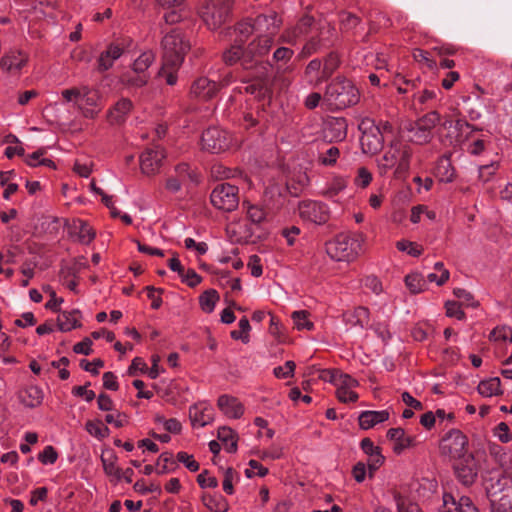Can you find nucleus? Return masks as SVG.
<instances>
[{
    "instance_id": "59",
    "label": "nucleus",
    "mask_w": 512,
    "mask_h": 512,
    "mask_svg": "<svg viewBox=\"0 0 512 512\" xmlns=\"http://www.w3.org/2000/svg\"><path fill=\"white\" fill-rule=\"evenodd\" d=\"M293 54L294 52L292 49L288 47H279L273 54V60L276 62L286 63L292 58Z\"/></svg>"
},
{
    "instance_id": "2",
    "label": "nucleus",
    "mask_w": 512,
    "mask_h": 512,
    "mask_svg": "<svg viewBox=\"0 0 512 512\" xmlns=\"http://www.w3.org/2000/svg\"><path fill=\"white\" fill-rule=\"evenodd\" d=\"M323 99L332 108L340 110L355 105L359 92L350 80L337 76L327 85Z\"/></svg>"
},
{
    "instance_id": "23",
    "label": "nucleus",
    "mask_w": 512,
    "mask_h": 512,
    "mask_svg": "<svg viewBox=\"0 0 512 512\" xmlns=\"http://www.w3.org/2000/svg\"><path fill=\"white\" fill-rule=\"evenodd\" d=\"M389 418L386 410L382 411H363L358 417L359 425L362 429H370L378 423H382Z\"/></svg>"
},
{
    "instance_id": "41",
    "label": "nucleus",
    "mask_w": 512,
    "mask_h": 512,
    "mask_svg": "<svg viewBox=\"0 0 512 512\" xmlns=\"http://www.w3.org/2000/svg\"><path fill=\"white\" fill-rule=\"evenodd\" d=\"M87 432L96 437L99 440H102L109 435V428L105 426L101 421H88L86 423Z\"/></svg>"
},
{
    "instance_id": "31",
    "label": "nucleus",
    "mask_w": 512,
    "mask_h": 512,
    "mask_svg": "<svg viewBox=\"0 0 512 512\" xmlns=\"http://www.w3.org/2000/svg\"><path fill=\"white\" fill-rule=\"evenodd\" d=\"M340 66V58L337 53L331 52L322 60V78L328 81Z\"/></svg>"
},
{
    "instance_id": "49",
    "label": "nucleus",
    "mask_w": 512,
    "mask_h": 512,
    "mask_svg": "<svg viewBox=\"0 0 512 512\" xmlns=\"http://www.w3.org/2000/svg\"><path fill=\"white\" fill-rule=\"evenodd\" d=\"M295 367L296 365L293 361H286L284 366L275 367L273 373L277 378H288L293 376Z\"/></svg>"
},
{
    "instance_id": "45",
    "label": "nucleus",
    "mask_w": 512,
    "mask_h": 512,
    "mask_svg": "<svg viewBox=\"0 0 512 512\" xmlns=\"http://www.w3.org/2000/svg\"><path fill=\"white\" fill-rule=\"evenodd\" d=\"M242 47L240 45H233L223 53V61L227 65H234L237 62L241 63Z\"/></svg>"
},
{
    "instance_id": "29",
    "label": "nucleus",
    "mask_w": 512,
    "mask_h": 512,
    "mask_svg": "<svg viewBox=\"0 0 512 512\" xmlns=\"http://www.w3.org/2000/svg\"><path fill=\"white\" fill-rule=\"evenodd\" d=\"M80 312L73 310L71 312H63L58 317V326L61 331H70L73 328L80 326L79 322Z\"/></svg>"
},
{
    "instance_id": "39",
    "label": "nucleus",
    "mask_w": 512,
    "mask_h": 512,
    "mask_svg": "<svg viewBox=\"0 0 512 512\" xmlns=\"http://www.w3.org/2000/svg\"><path fill=\"white\" fill-rule=\"evenodd\" d=\"M26 62L27 57L19 53L18 55L3 57L1 60V66L7 71H19Z\"/></svg>"
},
{
    "instance_id": "6",
    "label": "nucleus",
    "mask_w": 512,
    "mask_h": 512,
    "mask_svg": "<svg viewBox=\"0 0 512 512\" xmlns=\"http://www.w3.org/2000/svg\"><path fill=\"white\" fill-rule=\"evenodd\" d=\"M486 494L491 512H512V485L507 478L491 479Z\"/></svg>"
},
{
    "instance_id": "12",
    "label": "nucleus",
    "mask_w": 512,
    "mask_h": 512,
    "mask_svg": "<svg viewBox=\"0 0 512 512\" xmlns=\"http://www.w3.org/2000/svg\"><path fill=\"white\" fill-rule=\"evenodd\" d=\"M254 20V28L259 36L273 37L279 31L282 25V18L274 10H268L265 13L259 14Z\"/></svg>"
},
{
    "instance_id": "24",
    "label": "nucleus",
    "mask_w": 512,
    "mask_h": 512,
    "mask_svg": "<svg viewBox=\"0 0 512 512\" xmlns=\"http://www.w3.org/2000/svg\"><path fill=\"white\" fill-rule=\"evenodd\" d=\"M39 222L40 223L34 227V233L37 232L39 234L54 236L59 232L61 228V221L55 216H43L41 219H39Z\"/></svg>"
},
{
    "instance_id": "46",
    "label": "nucleus",
    "mask_w": 512,
    "mask_h": 512,
    "mask_svg": "<svg viewBox=\"0 0 512 512\" xmlns=\"http://www.w3.org/2000/svg\"><path fill=\"white\" fill-rule=\"evenodd\" d=\"M427 130L432 132L433 128L440 122V115L437 111H431L417 120Z\"/></svg>"
},
{
    "instance_id": "13",
    "label": "nucleus",
    "mask_w": 512,
    "mask_h": 512,
    "mask_svg": "<svg viewBox=\"0 0 512 512\" xmlns=\"http://www.w3.org/2000/svg\"><path fill=\"white\" fill-rule=\"evenodd\" d=\"M165 157L164 151L159 146L147 148L140 156V167L146 175L155 174Z\"/></svg>"
},
{
    "instance_id": "55",
    "label": "nucleus",
    "mask_w": 512,
    "mask_h": 512,
    "mask_svg": "<svg viewBox=\"0 0 512 512\" xmlns=\"http://www.w3.org/2000/svg\"><path fill=\"white\" fill-rule=\"evenodd\" d=\"M247 216L253 223H260L265 218V212L256 205H247Z\"/></svg>"
},
{
    "instance_id": "28",
    "label": "nucleus",
    "mask_w": 512,
    "mask_h": 512,
    "mask_svg": "<svg viewBox=\"0 0 512 512\" xmlns=\"http://www.w3.org/2000/svg\"><path fill=\"white\" fill-rule=\"evenodd\" d=\"M189 414L193 425L198 424L200 427L207 425L212 420V411L207 407L195 405L190 408Z\"/></svg>"
},
{
    "instance_id": "18",
    "label": "nucleus",
    "mask_w": 512,
    "mask_h": 512,
    "mask_svg": "<svg viewBox=\"0 0 512 512\" xmlns=\"http://www.w3.org/2000/svg\"><path fill=\"white\" fill-rule=\"evenodd\" d=\"M219 409L230 418H240L243 415V405L237 398L229 395H221L218 399Z\"/></svg>"
},
{
    "instance_id": "7",
    "label": "nucleus",
    "mask_w": 512,
    "mask_h": 512,
    "mask_svg": "<svg viewBox=\"0 0 512 512\" xmlns=\"http://www.w3.org/2000/svg\"><path fill=\"white\" fill-rule=\"evenodd\" d=\"M210 200L212 205L223 211H233L239 203L238 188L229 183L218 184L212 191Z\"/></svg>"
},
{
    "instance_id": "34",
    "label": "nucleus",
    "mask_w": 512,
    "mask_h": 512,
    "mask_svg": "<svg viewBox=\"0 0 512 512\" xmlns=\"http://www.w3.org/2000/svg\"><path fill=\"white\" fill-rule=\"evenodd\" d=\"M478 392L485 397L498 395L500 393V378L493 377L481 381L478 385Z\"/></svg>"
},
{
    "instance_id": "37",
    "label": "nucleus",
    "mask_w": 512,
    "mask_h": 512,
    "mask_svg": "<svg viewBox=\"0 0 512 512\" xmlns=\"http://www.w3.org/2000/svg\"><path fill=\"white\" fill-rule=\"evenodd\" d=\"M405 284L411 293H419L426 288L427 282L419 273H411L405 277Z\"/></svg>"
},
{
    "instance_id": "21",
    "label": "nucleus",
    "mask_w": 512,
    "mask_h": 512,
    "mask_svg": "<svg viewBox=\"0 0 512 512\" xmlns=\"http://www.w3.org/2000/svg\"><path fill=\"white\" fill-rule=\"evenodd\" d=\"M304 77L313 87H318L326 82V79L322 78V60L319 58L312 59L305 67Z\"/></svg>"
},
{
    "instance_id": "22",
    "label": "nucleus",
    "mask_w": 512,
    "mask_h": 512,
    "mask_svg": "<svg viewBox=\"0 0 512 512\" xmlns=\"http://www.w3.org/2000/svg\"><path fill=\"white\" fill-rule=\"evenodd\" d=\"M131 109L132 102L127 98H123L110 109L108 113V120L112 124H121L125 121Z\"/></svg>"
},
{
    "instance_id": "54",
    "label": "nucleus",
    "mask_w": 512,
    "mask_h": 512,
    "mask_svg": "<svg viewBox=\"0 0 512 512\" xmlns=\"http://www.w3.org/2000/svg\"><path fill=\"white\" fill-rule=\"evenodd\" d=\"M439 173H442V170H444L442 174V180L446 182H452L454 180V169L451 167V164L449 162L448 158H444L441 160V163L439 165Z\"/></svg>"
},
{
    "instance_id": "14",
    "label": "nucleus",
    "mask_w": 512,
    "mask_h": 512,
    "mask_svg": "<svg viewBox=\"0 0 512 512\" xmlns=\"http://www.w3.org/2000/svg\"><path fill=\"white\" fill-rule=\"evenodd\" d=\"M439 512H479V510L468 496H461L456 500L451 493H444Z\"/></svg>"
},
{
    "instance_id": "5",
    "label": "nucleus",
    "mask_w": 512,
    "mask_h": 512,
    "mask_svg": "<svg viewBox=\"0 0 512 512\" xmlns=\"http://www.w3.org/2000/svg\"><path fill=\"white\" fill-rule=\"evenodd\" d=\"M362 234L341 233L327 242L326 252L330 258L337 261H351L361 250Z\"/></svg>"
},
{
    "instance_id": "19",
    "label": "nucleus",
    "mask_w": 512,
    "mask_h": 512,
    "mask_svg": "<svg viewBox=\"0 0 512 512\" xmlns=\"http://www.w3.org/2000/svg\"><path fill=\"white\" fill-rule=\"evenodd\" d=\"M347 136V123L344 118H333L326 123L325 138L329 141H342Z\"/></svg>"
},
{
    "instance_id": "56",
    "label": "nucleus",
    "mask_w": 512,
    "mask_h": 512,
    "mask_svg": "<svg viewBox=\"0 0 512 512\" xmlns=\"http://www.w3.org/2000/svg\"><path fill=\"white\" fill-rule=\"evenodd\" d=\"M104 471L107 475L115 476L117 480L121 479V469L115 465L114 460H109L102 456L101 458Z\"/></svg>"
},
{
    "instance_id": "50",
    "label": "nucleus",
    "mask_w": 512,
    "mask_h": 512,
    "mask_svg": "<svg viewBox=\"0 0 512 512\" xmlns=\"http://www.w3.org/2000/svg\"><path fill=\"white\" fill-rule=\"evenodd\" d=\"M494 436L497 437L502 443H508L512 439V434L509 426L501 422L494 428Z\"/></svg>"
},
{
    "instance_id": "44",
    "label": "nucleus",
    "mask_w": 512,
    "mask_h": 512,
    "mask_svg": "<svg viewBox=\"0 0 512 512\" xmlns=\"http://www.w3.org/2000/svg\"><path fill=\"white\" fill-rule=\"evenodd\" d=\"M295 326L297 329H307L311 330L313 328V323L308 319V312L304 310L294 311L291 315Z\"/></svg>"
},
{
    "instance_id": "58",
    "label": "nucleus",
    "mask_w": 512,
    "mask_h": 512,
    "mask_svg": "<svg viewBox=\"0 0 512 512\" xmlns=\"http://www.w3.org/2000/svg\"><path fill=\"white\" fill-rule=\"evenodd\" d=\"M293 69V66H287L283 70H281L280 68L277 69L275 75V82H280L281 89L289 87L291 80L286 76V73H291Z\"/></svg>"
},
{
    "instance_id": "63",
    "label": "nucleus",
    "mask_w": 512,
    "mask_h": 512,
    "mask_svg": "<svg viewBox=\"0 0 512 512\" xmlns=\"http://www.w3.org/2000/svg\"><path fill=\"white\" fill-rule=\"evenodd\" d=\"M337 397L343 403L355 402L358 399V394L351 389L337 388Z\"/></svg>"
},
{
    "instance_id": "52",
    "label": "nucleus",
    "mask_w": 512,
    "mask_h": 512,
    "mask_svg": "<svg viewBox=\"0 0 512 512\" xmlns=\"http://www.w3.org/2000/svg\"><path fill=\"white\" fill-rule=\"evenodd\" d=\"M357 384L358 382L350 375L339 371L335 383L337 388L352 389L353 387L357 386Z\"/></svg>"
},
{
    "instance_id": "36",
    "label": "nucleus",
    "mask_w": 512,
    "mask_h": 512,
    "mask_svg": "<svg viewBox=\"0 0 512 512\" xmlns=\"http://www.w3.org/2000/svg\"><path fill=\"white\" fill-rule=\"evenodd\" d=\"M346 321L352 325H359L365 327L369 322V310L366 307H357L352 314L346 316Z\"/></svg>"
},
{
    "instance_id": "8",
    "label": "nucleus",
    "mask_w": 512,
    "mask_h": 512,
    "mask_svg": "<svg viewBox=\"0 0 512 512\" xmlns=\"http://www.w3.org/2000/svg\"><path fill=\"white\" fill-rule=\"evenodd\" d=\"M201 145L202 149L205 151L220 153L230 147L231 137L228 132L218 127H210L203 132Z\"/></svg>"
},
{
    "instance_id": "26",
    "label": "nucleus",
    "mask_w": 512,
    "mask_h": 512,
    "mask_svg": "<svg viewBox=\"0 0 512 512\" xmlns=\"http://www.w3.org/2000/svg\"><path fill=\"white\" fill-rule=\"evenodd\" d=\"M246 92L259 98H266L271 93L270 80L267 77H258L245 87Z\"/></svg>"
},
{
    "instance_id": "35",
    "label": "nucleus",
    "mask_w": 512,
    "mask_h": 512,
    "mask_svg": "<svg viewBox=\"0 0 512 512\" xmlns=\"http://www.w3.org/2000/svg\"><path fill=\"white\" fill-rule=\"evenodd\" d=\"M218 300L219 295L216 290L210 289L205 291L199 298L201 309L206 313H211Z\"/></svg>"
},
{
    "instance_id": "40",
    "label": "nucleus",
    "mask_w": 512,
    "mask_h": 512,
    "mask_svg": "<svg viewBox=\"0 0 512 512\" xmlns=\"http://www.w3.org/2000/svg\"><path fill=\"white\" fill-rule=\"evenodd\" d=\"M234 31L237 34L238 40L240 42L246 41V39L253 32H256V28H254V20L245 19V20L238 22L235 25Z\"/></svg>"
},
{
    "instance_id": "30",
    "label": "nucleus",
    "mask_w": 512,
    "mask_h": 512,
    "mask_svg": "<svg viewBox=\"0 0 512 512\" xmlns=\"http://www.w3.org/2000/svg\"><path fill=\"white\" fill-rule=\"evenodd\" d=\"M218 439L225 445L229 453L237 451V438L235 432L229 427H220L217 433Z\"/></svg>"
},
{
    "instance_id": "42",
    "label": "nucleus",
    "mask_w": 512,
    "mask_h": 512,
    "mask_svg": "<svg viewBox=\"0 0 512 512\" xmlns=\"http://www.w3.org/2000/svg\"><path fill=\"white\" fill-rule=\"evenodd\" d=\"M394 501L398 512H422L416 503L411 502L399 493L394 494Z\"/></svg>"
},
{
    "instance_id": "20",
    "label": "nucleus",
    "mask_w": 512,
    "mask_h": 512,
    "mask_svg": "<svg viewBox=\"0 0 512 512\" xmlns=\"http://www.w3.org/2000/svg\"><path fill=\"white\" fill-rule=\"evenodd\" d=\"M387 437L395 442L394 451L400 454L404 449L414 445V437L406 435L402 428H391L387 432Z\"/></svg>"
},
{
    "instance_id": "9",
    "label": "nucleus",
    "mask_w": 512,
    "mask_h": 512,
    "mask_svg": "<svg viewBox=\"0 0 512 512\" xmlns=\"http://www.w3.org/2000/svg\"><path fill=\"white\" fill-rule=\"evenodd\" d=\"M359 129L363 131L360 140L363 152L377 154L383 147L384 139L379 129H373V120L369 118L363 119Z\"/></svg>"
},
{
    "instance_id": "10",
    "label": "nucleus",
    "mask_w": 512,
    "mask_h": 512,
    "mask_svg": "<svg viewBox=\"0 0 512 512\" xmlns=\"http://www.w3.org/2000/svg\"><path fill=\"white\" fill-rule=\"evenodd\" d=\"M299 215L305 221L322 225L325 224L330 217L328 206L319 201L306 200L299 204Z\"/></svg>"
},
{
    "instance_id": "32",
    "label": "nucleus",
    "mask_w": 512,
    "mask_h": 512,
    "mask_svg": "<svg viewBox=\"0 0 512 512\" xmlns=\"http://www.w3.org/2000/svg\"><path fill=\"white\" fill-rule=\"evenodd\" d=\"M121 80L128 87L141 88L148 83L149 75L128 71L122 75Z\"/></svg>"
},
{
    "instance_id": "1",
    "label": "nucleus",
    "mask_w": 512,
    "mask_h": 512,
    "mask_svg": "<svg viewBox=\"0 0 512 512\" xmlns=\"http://www.w3.org/2000/svg\"><path fill=\"white\" fill-rule=\"evenodd\" d=\"M162 66L158 72V77L164 78L166 83L173 86L177 83V72L180 69L184 55L190 48L178 29H172L166 33L162 40Z\"/></svg>"
},
{
    "instance_id": "51",
    "label": "nucleus",
    "mask_w": 512,
    "mask_h": 512,
    "mask_svg": "<svg viewBox=\"0 0 512 512\" xmlns=\"http://www.w3.org/2000/svg\"><path fill=\"white\" fill-rule=\"evenodd\" d=\"M197 482L202 488H216L218 486L217 479L213 476H210L208 470H204L197 476Z\"/></svg>"
},
{
    "instance_id": "61",
    "label": "nucleus",
    "mask_w": 512,
    "mask_h": 512,
    "mask_svg": "<svg viewBox=\"0 0 512 512\" xmlns=\"http://www.w3.org/2000/svg\"><path fill=\"white\" fill-rule=\"evenodd\" d=\"M104 366V362L101 359H95L93 362H89L85 359L80 361V367L85 371L92 373L93 375L98 374V368Z\"/></svg>"
},
{
    "instance_id": "4",
    "label": "nucleus",
    "mask_w": 512,
    "mask_h": 512,
    "mask_svg": "<svg viewBox=\"0 0 512 512\" xmlns=\"http://www.w3.org/2000/svg\"><path fill=\"white\" fill-rule=\"evenodd\" d=\"M234 0H208L201 8L200 16L210 30L228 24L233 16Z\"/></svg>"
},
{
    "instance_id": "3",
    "label": "nucleus",
    "mask_w": 512,
    "mask_h": 512,
    "mask_svg": "<svg viewBox=\"0 0 512 512\" xmlns=\"http://www.w3.org/2000/svg\"><path fill=\"white\" fill-rule=\"evenodd\" d=\"M411 157L412 149L410 146L399 140H393L379 161V168L384 173L395 167L396 176L401 177L409 170Z\"/></svg>"
},
{
    "instance_id": "17",
    "label": "nucleus",
    "mask_w": 512,
    "mask_h": 512,
    "mask_svg": "<svg viewBox=\"0 0 512 512\" xmlns=\"http://www.w3.org/2000/svg\"><path fill=\"white\" fill-rule=\"evenodd\" d=\"M218 91V84L206 77L198 78L191 87V93L201 99H211Z\"/></svg>"
},
{
    "instance_id": "15",
    "label": "nucleus",
    "mask_w": 512,
    "mask_h": 512,
    "mask_svg": "<svg viewBox=\"0 0 512 512\" xmlns=\"http://www.w3.org/2000/svg\"><path fill=\"white\" fill-rule=\"evenodd\" d=\"M457 479L465 486L471 485L477 476V465L472 455L458 459L454 466Z\"/></svg>"
},
{
    "instance_id": "57",
    "label": "nucleus",
    "mask_w": 512,
    "mask_h": 512,
    "mask_svg": "<svg viewBox=\"0 0 512 512\" xmlns=\"http://www.w3.org/2000/svg\"><path fill=\"white\" fill-rule=\"evenodd\" d=\"M235 477L238 478V475H237V472L234 469L228 468L225 471V473H224V480H223V490L227 494H232L234 492L233 480H234Z\"/></svg>"
},
{
    "instance_id": "48",
    "label": "nucleus",
    "mask_w": 512,
    "mask_h": 512,
    "mask_svg": "<svg viewBox=\"0 0 512 512\" xmlns=\"http://www.w3.org/2000/svg\"><path fill=\"white\" fill-rule=\"evenodd\" d=\"M399 251L407 252L409 255L417 257L421 255L422 249L414 242L401 240L396 243Z\"/></svg>"
},
{
    "instance_id": "64",
    "label": "nucleus",
    "mask_w": 512,
    "mask_h": 512,
    "mask_svg": "<svg viewBox=\"0 0 512 512\" xmlns=\"http://www.w3.org/2000/svg\"><path fill=\"white\" fill-rule=\"evenodd\" d=\"M497 167L498 164L496 162L480 166L479 178L484 182L488 181L491 178V176L495 173Z\"/></svg>"
},
{
    "instance_id": "33",
    "label": "nucleus",
    "mask_w": 512,
    "mask_h": 512,
    "mask_svg": "<svg viewBox=\"0 0 512 512\" xmlns=\"http://www.w3.org/2000/svg\"><path fill=\"white\" fill-rule=\"evenodd\" d=\"M155 60V53L151 50L143 52L132 64V71L135 73L147 74L146 70Z\"/></svg>"
},
{
    "instance_id": "62",
    "label": "nucleus",
    "mask_w": 512,
    "mask_h": 512,
    "mask_svg": "<svg viewBox=\"0 0 512 512\" xmlns=\"http://www.w3.org/2000/svg\"><path fill=\"white\" fill-rule=\"evenodd\" d=\"M446 313L449 317H455L458 320L464 319V312L461 310V305L457 302L446 303Z\"/></svg>"
},
{
    "instance_id": "43",
    "label": "nucleus",
    "mask_w": 512,
    "mask_h": 512,
    "mask_svg": "<svg viewBox=\"0 0 512 512\" xmlns=\"http://www.w3.org/2000/svg\"><path fill=\"white\" fill-rule=\"evenodd\" d=\"M239 330L231 331V337L235 340L241 339L244 343L249 341V331L251 329L249 320L246 317H243L239 320Z\"/></svg>"
},
{
    "instance_id": "53",
    "label": "nucleus",
    "mask_w": 512,
    "mask_h": 512,
    "mask_svg": "<svg viewBox=\"0 0 512 512\" xmlns=\"http://www.w3.org/2000/svg\"><path fill=\"white\" fill-rule=\"evenodd\" d=\"M176 457L177 460L180 463H183L185 467L191 472H196L199 470V464L194 460L192 455H189L186 452H178Z\"/></svg>"
},
{
    "instance_id": "11",
    "label": "nucleus",
    "mask_w": 512,
    "mask_h": 512,
    "mask_svg": "<svg viewBox=\"0 0 512 512\" xmlns=\"http://www.w3.org/2000/svg\"><path fill=\"white\" fill-rule=\"evenodd\" d=\"M467 437L459 430H451L442 439L441 450L455 459L466 457Z\"/></svg>"
},
{
    "instance_id": "27",
    "label": "nucleus",
    "mask_w": 512,
    "mask_h": 512,
    "mask_svg": "<svg viewBox=\"0 0 512 512\" xmlns=\"http://www.w3.org/2000/svg\"><path fill=\"white\" fill-rule=\"evenodd\" d=\"M273 45V39L271 37L258 36L257 39L252 41L248 45V53H254L260 60L268 54Z\"/></svg>"
},
{
    "instance_id": "25",
    "label": "nucleus",
    "mask_w": 512,
    "mask_h": 512,
    "mask_svg": "<svg viewBox=\"0 0 512 512\" xmlns=\"http://www.w3.org/2000/svg\"><path fill=\"white\" fill-rule=\"evenodd\" d=\"M405 129L412 134L410 140L416 144H426L431 141L433 136L430 130H427L422 127V125H419L417 121L409 123L405 126Z\"/></svg>"
},
{
    "instance_id": "47",
    "label": "nucleus",
    "mask_w": 512,
    "mask_h": 512,
    "mask_svg": "<svg viewBox=\"0 0 512 512\" xmlns=\"http://www.w3.org/2000/svg\"><path fill=\"white\" fill-rule=\"evenodd\" d=\"M37 457H38V460L43 465H49V464H54L56 462V460L58 458V453L56 452L54 447L48 445L43 449V451L38 453Z\"/></svg>"
},
{
    "instance_id": "16",
    "label": "nucleus",
    "mask_w": 512,
    "mask_h": 512,
    "mask_svg": "<svg viewBox=\"0 0 512 512\" xmlns=\"http://www.w3.org/2000/svg\"><path fill=\"white\" fill-rule=\"evenodd\" d=\"M65 226L67 227L69 233L73 236H77V239L84 244L90 243L94 237L95 232L89 226V224L80 219H74L71 223L65 221Z\"/></svg>"
},
{
    "instance_id": "38",
    "label": "nucleus",
    "mask_w": 512,
    "mask_h": 512,
    "mask_svg": "<svg viewBox=\"0 0 512 512\" xmlns=\"http://www.w3.org/2000/svg\"><path fill=\"white\" fill-rule=\"evenodd\" d=\"M241 66L244 69H252L258 66H261L263 69L269 65L268 63H264L263 60H260L258 56L254 53H248V46L243 49L242 48V56H241Z\"/></svg>"
},
{
    "instance_id": "60",
    "label": "nucleus",
    "mask_w": 512,
    "mask_h": 512,
    "mask_svg": "<svg viewBox=\"0 0 512 512\" xmlns=\"http://www.w3.org/2000/svg\"><path fill=\"white\" fill-rule=\"evenodd\" d=\"M44 154V151L42 149H39L38 151L34 152V169L37 167H48L51 170L55 169V164L52 160L48 158H41Z\"/></svg>"
}]
</instances>
